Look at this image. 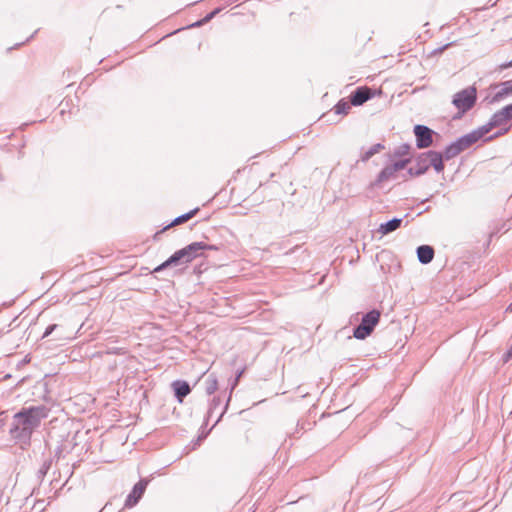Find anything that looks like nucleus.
<instances>
[{
	"instance_id": "30",
	"label": "nucleus",
	"mask_w": 512,
	"mask_h": 512,
	"mask_svg": "<svg viewBox=\"0 0 512 512\" xmlns=\"http://www.w3.org/2000/svg\"><path fill=\"white\" fill-rule=\"evenodd\" d=\"M502 110L504 111V113L507 116L508 120L509 121L512 120V103L504 106L502 108Z\"/></svg>"
},
{
	"instance_id": "38",
	"label": "nucleus",
	"mask_w": 512,
	"mask_h": 512,
	"mask_svg": "<svg viewBox=\"0 0 512 512\" xmlns=\"http://www.w3.org/2000/svg\"><path fill=\"white\" fill-rule=\"evenodd\" d=\"M428 200H429V198L423 199V200L421 201V203H425V202H427Z\"/></svg>"
},
{
	"instance_id": "36",
	"label": "nucleus",
	"mask_w": 512,
	"mask_h": 512,
	"mask_svg": "<svg viewBox=\"0 0 512 512\" xmlns=\"http://www.w3.org/2000/svg\"><path fill=\"white\" fill-rule=\"evenodd\" d=\"M61 339H62V336H56V337L54 338V340H57V341H58V340H61Z\"/></svg>"
},
{
	"instance_id": "24",
	"label": "nucleus",
	"mask_w": 512,
	"mask_h": 512,
	"mask_svg": "<svg viewBox=\"0 0 512 512\" xmlns=\"http://www.w3.org/2000/svg\"><path fill=\"white\" fill-rule=\"evenodd\" d=\"M410 150H411V145L408 143H403L394 149L393 157L402 158L404 156H407L410 153Z\"/></svg>"
},
{
	"instance_id": "13",
	"label": "nucleus",
	"mask_w": 512,
	"mask_h": 512,
	"mask_svg": "<svg viewBox=\"0 0 512 512\" xmlns=\"http://www.w3.org/2000/svg\"><path fill=\"white\" fill-rule=\"evenodd\" d=\"M428 171V164L426 156L423 153H420L416 159L415 164L408 168V174L410 176H421Z\"/></svg>"
},
{
	"instance_id": "9",
	"label": "nucleus",
	"mask_w": 512,
	"mask_h": 512,
	"mask_svg": "<svg viewBox=\"0 0 512 512\" xmlns=\"http://www.w3.org/2000/svg\"><path fill=\"white\" fill-rule=\"evenodd\" d=\"M373 97L371 88L367 86L357 87L349 96L353 106H360Z\"/></svg>"
},
{
	"instance_id": "7",
	"label": "nucleus",
	"mask_w": 512,
	"mask_h": 512,
	"mask_svg": "<svg viewBox=\"0 0 512 512\" xmlns=\"http://www.w3.org/2000/svg\"><path fill=\"white\" fill-rule=\"evenodd\" d=\"M508 118L505 115L504 111L500 109L499 111L495 112L490 120L483 126L478 127L483 136H485L487 133H489L493 128L501 127L504 124L508 122Z\"/></svg>"
},
{
	"instance_id": "6",
	"label": "nucleus",
	"mask_w": 512,
	"mask_h": 512,
	"mask_svg": "<svg viewBox=\"0 0 512 512\" xmlns=\"http://www.w3.org/2000/svg\"><path fill=\"white\" fill-rule=\"evenodd\" d=\"M149 483L148 479H140L132 488L131 492L127 495L125 500V507L132 508L134 507L142 498L147 485Z\"/></svg>"
},
{
	"instance_id": "2",
	"label": "nucleus",
	"mask_w": 512,
	"mask_h": 512,
	"mask_svg": "<svg viewBox=\"0 0 512 512\" xmlns=\"http://www.w3.org/2000/svg\"><path fill=\"white\" fill-rule=\"evenodd\" d=\"M220 249L221 246L208 244L203 241L192 242L189 245L183 247L182 249L175 251L163 263L155 267L152 273H159L170 267L186 265L192 262L195 258L204 256V251L206 250L219 251Z\"/></svg>"
},
{
	"instance_id": "34",
	"label": "nucleus",
	"mask_w": 512,
	"mask_h": 512,
	"mask_svg": "<svg viewBox=\"0 0 512 512\" xmlns=\"http://www.w3.org/2000/svg\"><path fill=\"white\" fill-rule=\"evenodd\" d=\"M509 67H512V60L507 62V63H503L499 66L500 70H504V69H507Z\"/></svg>"
},
{
	"instance_id": "28",
	"label": "nucleus",
	"mask_w": 512,
	"mask_h": 512,
	"mask_svg": "<svg viewBox=\"0 0 512 512\" xmlns=\"http://www.w3.org/2000/svg\"><path fill=\"white\" fill-rule=\"evenodd\" d=\"M59 328V326L57 324H50L46 327L43 335H42V339L50 336L53 334L54 331H56L57 329Z\"/></svg>"
},
{
	"instance_id": "16",
	"label": "nucleus",
	"mask_w": 512,
	"mask_h": 512,
	"mask_svg": "<svg viewBox=\"0 0 512 512\" xmlns=\"http://www.w3.org/2000/svg\"><path fill=\"white\" fill-rule=\"evenodd\" d=\"M403 218L394 217L384 223H381L377 232L382 236L388 235L397 229H399L402 225Z\"/></svg>"
},
{
	"instance_id": "11",
	"label": "nucleus",
	"mask_w": 512,
	"mask_h": 512,
	"mask_svg": "<svg viewBox=\"0 0 512 512\" xmlns=\"http://www.w3.org/2000/svg\"><path fill=\"white\" fill-rule=\"evenodd\" d=\"M244 371H245V368H242V369L238 370L236 372V374H235L234 379L229 383V394H228L226 403L224 405L223 410L221 411V413L217 417V419H216V421H215V423L213 424L212 427H214L215 425H217L221 421L222 417L224 416V414L228 410L229 403H230L231 398H232V393H233L234 389L237 387V385L239 384L240 378L244 374Z\"/></svg>"
},
{
	"instance_id": "35",
	"label": "nucleus",
	"mask_w": 512,
	"mask_h": 512,
	"mask_svg": "<svg viewBox=\"0 0 512 512\" xmlns=\"http://www.w3.org/2000/svg\"><path fill=\"white\" fill-rule=\"evenodd\" d=\"M428 210H429V207H427V208H425L423 211L419 212V214H418V215H420V214H422L423 212H426V211H428Z\"/></svg>"
},
{
	"instance_id": "37",
	"label": "nucleus",
	"mask_w": 512,
	"mask_h": 512,
	"mask_svg": "<svg viewBox=\"0 0 512 512\" xmlns=\"http://www.w3.org/2000/svg\"><path fill=\"white\" fill-rule=\"evenodd\" d=\"M511 310H512V303L507 308V311H511Z\"/></svg>"
},
{
	"instance_id": "22",
	"label": "nucleus",
	"mask_w": 512,
	"mask_h": 512,
	"mask_svg": "<svg viewBox=\"0 0 512 512\" xmlns=\"http://www.w3.org/2000/svg\"><path fill=\"white\" fill-rule=\"evenodd\" d=\"M444 154V158L445 160H451L453 158H455L456 156H458L461 152V150L459 149L458 145L456 144L455 141L451 142L449 145H447L444 149V151L442 152Z\"/></svg>"
},
{
	"instance_id": "26",
	"label": "nucleus",
	"mask_w": 512,
	"mask_h": 512,
	"mask_svg": "<svg viewBox=\"0 0 512 512\" xmlns=\"http://www.w3.org/2000/svg\"><path fill=\"white\" fill-rule=\"evenodd\" d=\"M411 162L410 158H401L400 160L394 162L393 169H396V171H400L404 169L409 163Z\"/></svg>"
},
{
	"instance_id": "1",
	"label": "nucleus",
	"mask_w": 512,
	"mask_h": 512,
	"mask_svg": "<svg viewBox=\"0 0 512 512\" xmlns=\"http://www.w3.org/2000/svg\"><path fill=\"white\" fill-rule=\"evenodd\" d=\"M49 409L45 405L29 406L21 408L14 414L10 436L22 447L29 446L34 431L40 426L41 421L48 417Z\"/></svg>"
},
{
	"instance_id": "31",
	"label": "nucleus",
	"mask_w": 512,
	"mask_h": 512,
	"mask_svg": "<svg viewBox=\"0 0 512 512\" xmlns=\"http://www.w3.org/2000/svg\"><path fill=\"white\" fill-rule=\"evenodd\" d=\"M502 110L504 111V113L507 116L508 120L509 121L512 120V103L504 106L502 108Z\"/></svg>"
},
{
	"instance_id": "29",
	"label": "nucleus",
	"mask_w": 512,
	"mask_h": 512,
	"mask_svg": "<svg viewBox=\"0 0 512 512\" xmlns=\"http://www.w3.org/2000/svg\"><path fill=\"white\" fill-rule=\"evenodd\" d=\"M508 131H509V127L501 128L500 130H498V131H497L496 133H494L493 135H491V136L487 137V138L485 139V141H491V140H493V139H495V138H497V137H499V136H501V135L506 134Z\"/></svg>"
},
{
	"instance_id": "12",
	"label": "nucleus",
	"mask_w": 512,
	"mask_h": 512,
	"mask_svg": "<svg viewBox=\"0 0 512 512\" xmlns=\"http://www.w3.org/2000/svg\"><path fill=\"white\" fill-rule=\"evenodd\" d=\"M495 88H499L494 95L489 100V103H498L502 101L503 99L509 97L512 95V79L502 82L500 85L496 86Z\"/></svg>"
},
{
	"instance_id": "23",
	"label": "nucleus",
	"mask_w": 512,
	"mask_h": 512,
	"mask_svg": "<svg viewBox=\"0 0 512 512\" xmlns=\"http://www.w3.org/2000/svg\"><path fill=\"white\" fill-rule=\"evenodd\" d=\"M351 105L350 100L346 101L345 99H341L336 103L333 109L336 115H347L351 109Z\"/></svg>"
},
{
	"instance_id": "40",
	"label": "nucleus",
	"mask_w": 512,
	"mask_h": 512,
	"mask_svg": "<svg viewBox=\"0 0 512 512\" xmlns=\"http://www.w3.org/2000/svg\"><path fill=\"white\" fill-rule=\"evenodd\" d=\"M2 180H3V177L0 175V181H2Z\"/></svg>"
},
{
	"instance_id": "19",
	"label": "nucleus",
	"mask_w": 512,
	"mask_h": 512,
	"mask_svg": "<svg viewBox=\"0 0 512 512\" xmlns=\"http://www.w3.org/2000/svg\"><path fill=\"white\" fill-rule=\"evenodd\" d=\"M200 210L199 207H196L192 210H190L189 212L187 213H184L178 217H176L167 227H165L162 231L166 230L167 228L173 226V225H179V224H182L188 220H190L191 218H193L197 213L198 211Z\"/></svg>"
},
{
	"instance_id": "8",
	"label": "nucleus",
	"mask_w": 512,
	"mask_h": 512,
	"mask_svg": "<svg viewBox=\"0 0 512 512\" xmlns=\"http://www.w3.org/2000/svg\"><path fill=\"white\" fill-rule=\"evenodd\" d=\"M483 134L479 130V128L471 131L470 133H467L465 135H462L458 137L455 142L458 145L461 152L464 150L470 148L472 145H474L476 142H478L481 138H483Z\"/></svg>"
},
{
	"instance_id": "15",
	"label": "nucleus",
	"mask_w": 512,
	"mask_h": 512,
	"mask_svg": "<svg viewBox=\"0 0 512 512\" xmlns=\"http://www.w3.org/2000/svg\"><path fill=\"white\" fill-rule=\"evenodd\" d=\"M175 398L181 403L183 399L191 392L190 385L187 381L176 380L172 383Z\"/></svg>"
},
{
	"instance_id": "39",
	"label": "nucleus",
	"mask_w": 512,
	"mask_h": 512,
	"mask_svg": "<svg viewBox=\"0 0 512 512\" xmlns=\"http://www.w3.org/2000/svg\"><path fill=\"white\" fill-rule=\"evenodd\" d=\"M33 37H34V34L30 35V37L26 41H29Z\"/></svg>"
},
{
	"instance_id": "20",
	"label": "nucleus",
	"mask_w": 512,
	"mask_h": 512,
	"mask_svg": "<svg viewBox=\"0 0 512 512\" xmlns=\"http://www.w3.org/2000/svg\"><path fill=\"white\" fill-rule=\"evenodd\" d=\"M221 12V8L220 7H217L215 9H213L211 12L207 13L202 19L190 24L189 26H187L186 28H197V27H201L203 26L204 24L210 22L214 17H216V15H218L219 13Z\"/></svg>"
},
{
	"instance_id": "4",
	"label": "nucleus",
	"mask_w": 512,
	"mask_h": 512,
	"mask_svg": "<svg viewBox=\"0 0 512 512\" xmlns=\"http://www.w3.org/2000/svg\"><path fill=\"white\" fill-rule=\"evenodd\" d=\"M381 313L377 309H372L365 313L359 325L354 327L353 336L358 340H364L374 331L379 323Z\"/></svg>"
},
{
	"instance_id": "3",
	"label": "nucleus",
	"mask_w": 512,
	"mask_h": 512,
	"mask_svg": "<svg viewBox=\"0 0 512 512\" xmlns=\"http://www.w3.org/2000/svg\"><path fill=\"white\" fill-rule=\"evenodd\" d=\"M477 101V89L475 86H468L455 93L452 104L457 108L458 113L454 119H460L465 113L470 111Z\"/></svg>"
},
{
	"instance_id": "32",
	"label": "nucleus",
	"mask_w": 512,
	"mask_h": 512,
	"mask_svg": "<svg viewBox=\"0 0 512 512\" xmlns=\"http://www.w3.org/2000/svg\"><path fill=\"white\" fill-rule=\"evenodd\" d=\"M512 359V345L508 348V350L503 355V361L506 363Z\"/></svg>"
},
{
	"instance_id": "14",
	"label": "nucleus",
	"mask_w": 512,
	"mask_h": 512,
	"mask_svg": "<svg viewBox=\"0 0 512 512\" xmlns=\"http://www.w3.org/2000/svg\"><path fill=\"white\" fill-rule=\"evenodd\" d=\"M416 254L418 261L421 264L426 265L432 262L435 255V251L434 248L430 245H420L416 249Z\"/></svg>"
},
{
	"instance_id": "27",
	"label": "nucleus",
	"mask_w": 512,
	"mask_h": 512,
	"mask_svg": "<svg viewBox=\"0 0 512 512\" xmlns=\"http://www.w3.org/2000/svg\"><path fill=\"white\" fill-rule=\"evenodd\" d=\"M49 468H50V464L49 463H46V462L43 463V465L37 471V477L39 479H43L45 477V475L47 474Z\"/></svg>"
},
{
	"instance_id": "5",
	"label": "nucleus",
	"mask_w": 512,
	"mask_h": 512,
	"mask_svg": "<svg viewBox=\"0 0 512 512\" xmlns=\"http://www.w3.org/2000/svg\"><path fill=\"white\" fill-rule=\"evenodd\" d=\"M415 135L416 147L418 149L429 148L433 144V137L437 133L426 125L417 124L413 128Z\"/></svg>"
},
{
	"instance_id": "17",
	"label": "nucleus",
	"mask_w": 512,
	"mask_h": 512,
	"mask_svg": "<svg viewBox=\"0 0 512 512\" xmlns=\"http://www.w3.org/2000/svg\"><path fill=\"white\" fill-rule=\"evenodd\" d=\"M396 169H393V165L385 166L377 175L376 179L370 184L371 187H378L383 182L388 181L395 177Z\"/></svg>"
},
{
	"instance_id": "33",
	"label": "nucleus",
	"mask_w": 512,
	"mask_h": 512,
	"mask_svg": "<svg viewBox=\"0 0 512 512\" xmlns=\"http://www.w3.org/2000/svg\"><path fill=\"white\" fill-rule=\"evenodd\" d=\"M452 43H448V44H445L443 45L442 47L438 48V49H435L433 51V54H437V53H442L443 51H445L449 46H451Z\"/></svg>"
},
{
	"instance_id": "25",
	"label": "nucleus",
	"mask_w": 512,
	"mask_h": 512,
	"mask_svg": "<svg viewBox=\"0 0 512 512\" xmlns=\"http://www.w3.org/2000/svg\"><path fill=\"white\" fill-rule=\"evenodd\" d=\"M220 404H221V399L219 396H214L210 400L207 415H206V420L210 419L213 416L215 411L219 408Z\"/></svg>"
},
{
	"instance_id": "18",
	"label": "nucleus",
	"mask_w": 512,
	"mask_h": 512,
	"mask_svg": "<svg viewBox=\"0 0 512 512\" xmlns=\"http://www.w3.org/2000/svg\"><path fill=\"white\" fill-rule=\"evenodd\" d=\"M204 389L207 395H212L218 389V380L214 373L209 374L204 380Z\"/></svg>"
},
{
	"instance_id": "10",
	"label": "nucleus",
	"mask_w": 512,
	"mask_h": 512,
	"mask_svg": "<svg viewBox=\"0 0 512 512\" xmlns=\"http://www.w3.org/2000/svg\"><path fill=\"white\" fill-rule=\"evenodd\" d=\"M424 155L427 159L428 169L430 167H433V169L437 173L443 172L445 166H444V154L442 152H438L435 150H429L427 152H424Z\"/></svg>"
},
{
	"instance_id": "21",
	"label": "nucleus",
	"mask_w": 512,
	"mask_h": 512,
	"mask_svg": "<svg viewBox=\"0 0 512 512\" xmlns=\"http://www.w3.org/2000/svg\"><path fill=\"white\" fill-rule=\"evenodd\" d=\"M384 148L385 147L383 144L376 143L372 145L369 149L361 152L360 160L362 162H367L370 158H372L375 154L379 153Z\"/></svg>"
}]
</instances>
